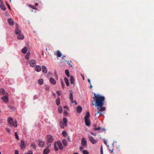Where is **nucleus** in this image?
<instances>
[{
  "instance_id": "50",
  "label": "nucleus",
  "mask_w": 154,
  "mask_h": 154,
  "mask_svg": "<svg viewBox=\"0 0 154 154\" xmlns=\"http://www.w3.org/2000/svg\"><path fill=\"white\" fill-rule=\"evenodd\" d=\"M84 146H80L79 147V149L81 151H82L83 149H84Z\"/></svg>"
},
{
  "instance_id": "35",
  "label": "nucleus",
  "mask_w": 154,
  "mask_h": 154,
  "mask_svg": "<svg viewBox=\"0 0 154 154\" xmlns=\"http://www.w3.org/2000/svg\"><path fill=\"white\" fill-rule=\"evenodd\" d=\"M60 82H61V85L62 87V88L63 89H64V88L65 85L63 82V81L62 79H60Z\"/></svg>"
},
{
  "instance_id": "62",
  "label": "nucleus",
  "mask_w": 154,
  "mask_h": 154,
  "mask_svg": "<svg viewBox=\"0 0 154 154\" xmlns=\"http://www.w3.org/2000/svg\"><path fill=\"white\" fill-rule=\"evenodd\" d=\"M17 38H18V39H19V35H18L17 36Z\"/></svg>"
},
{
  "instance_id": "61",
  "label": "nucleus",
  "mask_w": 154,
  "mask_h": 154,
  "mask_svg": "<svg viewBox=\"0 0 154 154\" xmlns=\"http://www.w3.org/2000/svg\"><path fill=\"white\" fill-rule=\"evenodd\" d=\"M90 88L91 89V88H92V85L91 84H90Z\"/></svg>"
},
{
  "instance_id": "58",
  "label": "nucleus",
  "mask_w": 154,
  "mask_h": 154,
  "mask_svg": "<svg viewBox=\"0 0 154 154\" xmlns=\"http://www.w3.org/2000/svg\"><path fill=\"white\" fill-rule=\"evenodd\" d=\"M107 141L106 140H105L104 142V143L106 144V145L107 144Z\"/></svg>"
},
{
  "instance_id": "16",
  "label": "nucleus",
  "mask_w": 154,
  "mask_h": 154,
  "mask_svg": "<svg viewBox=\"0 0 154 154\" xmlns=\"http://www.w3.org/2000/svg\"><path fill=\"white\" fill-rule=\"evenodd\" d=\"M42 72L45 74L47 73V69L46 67L45 66H43L42 67Z\"/></svg>"
},
{
  "instance_id": "2",
  "label": "nucleus",
  "mask_w": 154,
  "mask_h": 154,
  "mask_svg": "<svg viewBox=\"0 0 154 154\" xmlns=\"http://www.w3.org/2000/svg\"><path fill=\"white\" fill-rule=\"evenodd\" d=\"M8 121L10 126H13L15 128L17 127V122L16 120L14 121L12 117H9L8 119Z\"/></svg>"
},
{
  "instance_id": "36",
  "label": "nucleus",
  "mask_w": 154,
  "mask_h": 154,
  "mask_svg": "<svg viewBox=\"0 0 154 154\" xmlns=\"http://www.w3.org/2000/svg\"><path fill=\"white\" fill-rule=\"evenodd\" d=\"M30 146L31 147H33V149H36V146L35 144L34 143H33L31 144Z\"/></svg>"
},
{
  "instance_id": "38",
  "label": "nucleus",
  "mask_w": 154,
  "mask_h": 154,
  "mask_svg": "<svg viewBox=\"0 0 154 154\" xmlns=\"http://www.w3.org/2000/svg\"><path fill=\"white\" fill-rule=\"evenodd\" d=\"M58 111L59 113H61L62 112V108L61 106H60L58 109Z\"/></svg>"
},
{
  "instance_id": "26",
  "label": "nucleus",
  "mask_w": 154,
  "mask_h": 154,
  "mask_svg": "<svg viewBox=\"0 0 154 154\" xmlns=\"http://www.w3.org/2000/svg\"><path fill=\"white\" fill-rule=\"evenodd\" d=\"M63 121L64 123L65 126H67V121L66 118H63Z\"/></svg>"
},
{
  "instance_id": "6",
  "label": "nucleus",
  "mask_w": 154,
  "mask_h": 154,
  "mask_svg": "<svg viewBox=\"0 0 154 154\" xmlns=\"http://www.w3.org/2000/svg\"><path fill=\"white\" fill-rule=\"evenodd\" d=\"M69 99L72 103H74L76 105H77V103L75 100L73 101L72 94L71 93L69 94Z\"/></svg>"
},
{
  "instance_id": "43",
  "label": "nucleus",
  "mask_w": 154,
  "mask_h": 154,
  "mask_svg": "<svg viewBox=\"0 0 154 154\" xmlns=\"http://www.w3.org/2000/svg\"><path fill=\"white\" fill-rule=\"evenodd\" d=\"M83 154H89V153L88 152V151L86 150H83Z\"/></svg>"
},
{
  "instance_id": "3",
  "label": "nucleus",
  "mask_w": 154,
  "mask_h": 154,
  "mask_svg": "<svg viewBox=\"0 0 154 154\" xmlns=\"http://www.w3.org/2000/svg\"><path fill=\"white\" fill-rule=\"evenodd\" d=\"M88 137L89 141L93 144L96 143L97 142V140H95L93 137L90 135H88Z\"/></svg>"
},
{
  "instance_id": "13",
  "label": "nucleus",
  "mask_w": 154,
  "mask_h": 154,
  "mask_svg": "<svg viewBox=\"0 0 154 154\" xmlns=\"http://www.w3.org/2000/svg\"><path fill=\"white\" fill-rule=\"evenodd\" d=\"M41 69L42 68L40 66L38 65L36 66L35 68V71L38 72H39L41 71Z\"/></svg>"
},
{
  "instance_id": "48",
  "label": "nucleus",
  "mask_w": 154,
  "mask_h": 154,
  "mask_svg": "<svg viewBox=\"0 0 154 154\" xmlns=\"http://www.w3.org/2000/svg\"><path fill=\"white\" fill-rule=\"evenodd\" d=\"M47 146H48L47 148L50 147V146L51 145V143H47Z\"/></svg>"
},
{
  "instance_id": "64",
  "label": "nucleus",
  "mask_w": 154,
  "mask_h": 154,
  "mask_svg": "<svg viewBox=\"0 0 154 154\" xmlns=\"http://www.w3.org/2000/svg\"><path fill=\"white\" fill-rule=\"evenodd\" d=\"M82 77L83 79V80H84V79H85L84 77V76H82Z\"/></svg>"
},
{
  "instance_id": "45",
  "label": "nucleus",
  "mask_w": 154,
  "mask_h": 154,
  "mask_svg": "<svg viewBox=\"0 0 154 154\" xmlns=\"http://www.w3.org/2000/svg\"><path fill=\"white\" fill-rule=\"evenodd\" d=\"M25 154H33V152L31 150H29L27 153Z\"/></svg>"
},
{
  "instance_id": "31",
  "label": "nucleus",
  "mask_w": 154,
  "mask_h": 154,
  "mask_svg": "<svg viewBox=\"0 0 154 154\" xmlns=\"http://www.w3.org/2000/svg\"><path fill=\"white\" fill-rule=\"evenodd\" d=\"M38 83L41 85L43 84V80L42 79H40L38 80Z\"/></svg>"
},
{
  "instance_id": "56",
  "label": "nucleus",
  "mask_w": 154,
  "mask_h": 154,
  "mask_svg": "<svg viewBox=\"0 0 154 154\" xmlns=\"http://www.w3.org/2000/svg\"><path fill=\"white\" fill-rule=\"evenodd\" d=\"M7 5H8V8L9 9L11 10V8H10V5H8V4L7 3Z\"/></svg>"
},
{
  "instance_id": "63",
  "label": "nucleus",
  "mask_w": 154,
  "mask_h": 154,
  "mask_svg": "<svg viewBox=\"0 0 154 154\" xmlns=\"http://www.w3.org/2000/svg\"><path fill=\"white\" fill-rule=\"evenodd\" d=\"M67 108V106H65L64 107V108Z\"/></svg>"
},
{
  "instance_id": "59",
  "label": "nucleus",
  "mask_w": 154,
  "mask_h": 154,
  "mask_svg": "<svg viewBox=\"0 0 154 154\" xmlns=\"http://www.w3.org/2000/svg\"><path fill=\"white\" fill-rule=\"evenodd\" d=\"M113 149H112L111 150H110V151H111V153H112L113 152Z\"/></svg>"
},
{
  "instance_id": "8",
  "label": "nucleus",
  "mask_w": 154,
  "mask_h": 154,
  "mask_svg": "<svg viewBox=\"0 0 154 154\" xmlns=\"http://www.w3.org/2000/svg\"><path fill=\"white\" fill-rule=\"evenodd\" d=\"M57 145L60 149L61 150H63V147L60 141H58L56 142Z\"/></svg>"
},
{
  "instance_id": "55",
  "label": "nucleus",
  "mask_w": 154,
  "mask_h": 154,
  "mask_svg": "<svg viewBox=\"0 0 154 154\" xmlns=\"http://www.w3.org/2000/svg\"><path fill=\"white\" fill-rule=\"evenodd\" d=\"M88 82L89 83V84H91L90 80L89 79H88Z\"/></svg>"
},
{
  "instance_id": "40",
  "label": "nucleus",
  "mask_w": 154,
  "mask_h": 154,
  "mask_svg": "<svg viewBox=\"0 0 154 154\" xmlns=\"http://www.w3.org/2000/svg\"><path fill=\"white\" fill-rule=\"evenodd\" d=\"M20 31V39H23L24 37V36L22 34H21Z\"/></svg>"
},
{
  "instance_id": "51",
  "label": "nucleus",
  "mask_w": 154,
  "mask_h": 154,
  "mask_svg": "<svg viewBox=\"0 0 154 154\" xmlns=\"http://www.w3.org/2000/svg\"><path fill=\"white\" fill-rule=\"evenodd\" d=\"M15 154H19L18 151L17 150H15Z\"/></svg>"
},
{
  "instance_id": "28",
  "label": "nucleus",
  "mask_w": 154,
  "mask_h": 154,
  "mask_svg": "<svg viewBox=\"0 0 154 154\" xmlns=\"http://www.w3.org/2000/svg\"><path fill=\"white\" fill-rule=\"evenodd\" d=\"M0 94L2 95L5 94V89L3 88L0 89Z\"/></svg>"
},
{
  "instance_id": "60",
  "label": "nucleus",
  "mask_w": 154,
  "mask_h": 154,
  "mask_svg": "<svg viewBox=\"0 0 154 154\" xmlns=\"http://www.w3.org/2000/svg\"><path fill=\"white\" fill-rule=\"evenodd\" d=\"M35 6H37L38 5V3H36L35 4Z\"/></svg>"
},
{
  "instance_id": "37",
  "label": "nucleus",
  "mask_w": 154,
  "mask_h": 154,
  "mask_svg": "<svg viewBox=\"0 0 154 154\" xmlns=\"http://www.w3.org/2000/svg\"><path fill=\"white\" fill-rule=\"evenodd\" d=\"M28 6H29L32 8V9H35V10H37V8H36L34 6H33V5H28Z\"/></svg>"
},
{
  "instance_id": "54",
  "label": "nucleus",
  "mask_w": 154,
  "mask_h": 154,
  "mask_svg": "<svg viewBox=\"0 0 154 154\" xmlns=\"http://www.w3.org/2000/svg\"><path fill=\"white\" fill-rule=\"evenodd\" d=\"M90 133L92 134V135H94V136H95L96 135V134H94V133H93L92 132H90Z\"/></svg>"
},
{
  "instance_id": "41",
  "label": "nucleus",
  "mask_w": 154,
  "mask_h": 154,
  "mask_svg": "<svg viewBox=\"0 0 154 154\" xmlns=\"http://www.w3.org/2000/svg\"><path fill=\"white\" fill-rule=\"evenodd\" d=\"M56 145H57L56 142H55V143H54V147L55 150L56 151H57L58 149Z\"/></svg>"
},
{
  "instance_id": "18",
  "label": "nucleus",
  "mask_w": 154,
  "mask_h": 154,
  "mask_svg": "<svg viewBox=\"0 0 154 154\" xmlns=\"http://www.w3.org/2000/svg\"><path fill=\"white\" fill-rule=\"evenodd\" d=\"M16 25L17 27L15 29V33L16 35H18L19 34V30L18 28V24H17Z\"/></svg>"
},
{
  "instance_id": "9",
  "label": "nucleus",
  "mask_w": 154,
  "mask_h": 154,
  "mask_svg": "<svg viewBox=\"0 0 154 154\" xmlns=\"http://www.w3.org/2000/svg\"><path fill=\"white\" fill-rule=\"evenodd\" d=\"M38 145L40 147H43L45 145V143L42 140H39L38 141Z\"/></svg>"
},
{
  "instance_id": "24",
  "label": "nucleus",
  "mask_w": 154,
  "mask_h": 154,
  "mask_svg": "<svg viewBox=\"0 0 154 154\" xmlns=\"http://www.w3.org/2000/svg\"><path fill=\"white\" fill-rule=\"evenodd\" d=\"M0 7L3 10L5 11L6 10V8L2 2L0 4Z\"/></svg>"
},
{
  "instance_id": "21",
  "label": "nucleus",
  "mask_w": 154,
  "mask_h": 154,
  "mask_svg": "<svg viewBox=\"0 0 154 154\" xmlns=\"http://www.w3.org/2000/svg\"><path fill=\"white\" fill-rule=\"evenodd\" d=\"M77 110L78 113H80L82 111V108L81 106H78L77 107Z\"/></svg>"
},
{
  "instance_id": "39",
  "label": "nucleus",
  "mask_w": 154,
  "mask_h": 154,
  "mask_svg": "<svg viewBox=\"0 0 154 154\" xmlns=\"http://www.w3.org/2000/svg\"><path fill=\"white\" fill-rule=\"evenodd\" d=\"M30 53L29 52L25 56V58L27 59H28L30 56Z\"/></svg>"
},
{
  "instance_id": "4",
  "label": "nucleus",
  "mask_w": 154,
  "mask_h": 154,
  "mask_svg": "<svg viewBox=\"0 0 154 154\" xmlns=\"http://www.w3.org/2000/svg\"><path fill=\"white\" fill-rule=\"evenodd\" d=\"M46 139L48 143H51L53 141V139L52 137L50 135H47Z\"/></svg>"
},
{
  "instance_id": "57",
  "label": "nucleus",
  "mask_w": 154,
  "mask_h": 154,
  "mask_svg": "<svg viewBox=\"0 0 154 154\" xmlns=\"http://www.w3.org/2000/svg\"><path fill=\"white\" fill-rule=\"evenodd\" d=\"M99 116H102V113L100 111H99Z\"/></svg>"
},
{
  "instance_id": "1",
  "label": "nucleus",
  "mask_w": 154,
  "mask_h": 154,
  "mask_svg": "<svg viewBox=\"0 0 154 154\" xmlns=\"http://www.w3.org/2000/svg\"><path fill=\"white\" fill-rule=\"evenodd\" d=\"M94 97H93V100L92 101L91 105L94 106L95 105L94 102L95 101L96 105L95 107H97V109L100 111H103L105 110L106 108L103 107L104 105V101L105 100V98L104 97L100 95V94H94Z\"/></svg>"
},
{
  "instance_id": "20",
  "label": "nucleus",
  "mask_w": 154,
  "mask_h": 154,
  "mask_svg": "<svg viewBox=\"0 0 154 154\" xmlns=\"http://www.w3.org/2000/svg\"><path fill=\"white\" fill-rule=\"evenodd\" d=\"M27 48L26 47H25L22 49L21 51L24 54H25L27 51Z\"/></svg>"
},
{
  "instance_id": "14",
  "label": "nucleus",
  "mask_w": 154,
  "mask_h": 154,
  "mask_svg": "<svg viewBox=\"0 0 154 154\" xmlns=\"http://www.w3.org/2000/svg\"><path fill=\"white\" fill-rule=\"evenodd\" d=\"M85 122L86 126H89L90 125V121L89 119H85Z\"/></svg>"
},
{
  "instance_id": "34",
  "label": "nucleus",
  "mask_w": 154,
  "mask_h": 154,
  "mask_svg": "<svg viewBox=\"0 0 154 154\" xmlns=\"http://www.w3.org/2000/svg\"><path fill=\"white\" fill-rule=\"evenodd\" d=\"M65 73L66 74V75L68 77H69L70 76L69 72L68 69L65 70Z\"/></svg>"
},
{
  "instance_id": "25",
  "label": "nucleus",
  "mask_w": 154,
  "mask_h": 154,
  "mask_svg": "<svg viewBox=\"0 0 154 154\" xmlns=\"http://www.w3.org/2000/svg\"><path fill=\"white\" fill-rule=\"evenodd\" d=\"M62 143L64 146H67V141L66 139H63V140Z\"/></svg>"
},
{
  "instance_id": "11",
  "label": "nucleus",
  "mask_w": 154,
  "mask_h": 154,
  "mask_svg": "<svg viewBox=\"0 0 154 154\" xmlns=\"http://www.w3.org/2000/svg\"><path fill=\"white\" fill-rule=\"evenodd\" d=\"M20 147L21 149H23V150H24L25 149V145L24 141L23 140H21V144Z\"/></svg>"
},
{
  "instance_id": "27",
  "label": "nucleus",
  "mask_w": 154,
  "mask_h": 154,
  "mask_svg": "<svg viewBox=\"0 0 154 154\" xmlns=\"http://www.w3.org/2000/svg\"><path fill=\"white\" fill-rule=\"evenodd\" d=\"M56 55L58 57H60L61 56L62 54L60 51L58 50L57 51Z\"/></svg>"
},
{
  "instance_id": "46",
  "label": "nucleus",
  "mask_w": 154,
  "mask_h": 154,
  "mask_svg": "<svg viewBox=\"0 0 154 154\" xmlns=\"http://www.w3.org/2000/svg\"><path fill=\"white\" fill-rule=\"evenodd\" d=\"M56 93L58 96H59L60 95V93L58 90L57 91Z\"/></svg>"
},
{
  "instance_id": "30",
  "label": "nucleus",
  "mask_w": 154,
  "mask_h": 154,
  "mask_svg": "<svg viewBox=\"0 0 154 154\" xmlns=\"http://www.w3.org/2000/svg\"><path fill=\"white\" fill-rule=\"evenodd\" d=\"M60 125L62 128H64V126H65L64 124L62 122H60Z\"/></svg>"
},
{
  "instance_id": "49",
  "label": "nucleus",
  "mask_w": 154,
  "mask_h": 154,
  "mask_svg": "<svg viewBox=\"0 0 154 154\" xmlns=\"http://www.w3.org/2000/svg\"><path fill=\"white\" fill-rule=\"evenodd\" d=\"M100 152L101 154H103V150L102 148V146H101L100 148Z\"/></svg>"
},
{
  "instance_id": "44",
  "label": "nucleus",
  "mask_w": 154,
  "mask_h": 154,
  "mask_svg": "<svg viewBox=\"0 0 154 154\" xmlns=\"http://www.w3.org/2000/svg\"><path fill=\"white\" fill-rule=\"evenodd\" d=\"M101 129V128L100 127H99L98 128H94V130L95 131H99V130L100 129Z\"/></svg>"
},
{
  "instance_id": "17",
  "label": "nucleus",
  "mask_w": 154,
  "mask_h": 154,
  "mask_svg": "<svg viewBox=\"0 0 154 154\" xmlns=\"http://www.w3.org/2000/svg\"><path fill=\"white\" fill-rule=\"evenodd\" d=\"M50 82L53 85H55L56 84V82L55 80L53 78H51L50 79Z\"/></svg>"
},
{
  "instance_id": "53",
  "label": "nucleus",
  "mask_w": 154,
  "mask_h": 154,
  "mask_svg": "<svg viewBox=\"0 0 154 154\" xmlns=\"http://www.w3.org/2000/svg\"><path fill=\"white\" fill-rule=\"evenodd\" d=\"M67 140H68L69 141V142H71V139H70V138L69 137H67Z\"/></svg>"
},
{
  "instance_id": "29",
  "label": "nucleus",
  "mask_w": 154,
  "mask_h": 154,
  "mask_svg": "<svg viewBox=\"0 0 154 154\" xmlns=\"http://www.w3.org/2000/svg\"><path fill=\"white\" fill-rule=\"evenodd\" d=\"M60 103V100L59 97H58L56 100V104L59 106Z\"/></svg>"
},
{
  "instance_id": "33",
  "label": "nucleus",
  "mask_w": 154,
  "mask_h": 154,
  "mask_svg": "<svg viewBox=\"0 0 154 154\" xmlns=\"http://www.w3.org/2000/svg\"><path fill=\"white\" fill-rule=\"evenodd\" d=\"M62 134L64 137H66L67 135L66 132L65 131H62Z\"/></svg>"
},
{
  "instance_id": "12",
  "label": "nucleus",
  "mask_w": 154,
  "mask_h": 154,
  "mask_svg": "<svg viewBox=\"0 0 154 154\" xmlns=\"http://www.w3.org/2000/svg\"><path fill=\"white\" fill-rule=\"evenodd\" d=\"M8 21L9 24L11 26H13L14 24V22L12 19L9 18L8 19Z\"/></svg>"
},
{
  "instance_id": "47",
  "label": "nucleus",
  "mask_w": 154,
  "mask_h": 154,
  "mask_svg": "<svg viewBox=\"0 0 154 154\" xmlns=\"http://www.w3.org/2000/svg\"><path fill=\"white\" fill-rule=\"evenodd\" d=\"M64 114L66 116L68 115V112L66 110H64Z\"/></svg>"
},
{
  "instance_id": "7",
  "label": "nucleus",
  "mask_w": 154,
  "mask_h": 154,
  "mask_svg": "<svg viewBox=\"0 0 154 154\" xmlns=\"http://www.w3.org/2000/svg\"><path fill=\"white\" fill-rule=\"evenodd\" d=\"M36 64V62L34 60L32 59L29 62L30 65L32 67H34L35 66Z\"/></svg>"
},
{
  "instance_id": "42",
  "label": "nucleus",
  "mask_w": 154,
  "mask_h": 154,
  "mask_svg": "<svg viewBox=\"0 0 154 154\" xmlns=\"http://www.w3.org/2000/svg\"><path fill=\"white\" fill-rule=\"evenodd\" d=\"M15 135L16 137V138L18 140H19V137L18 135L17 134V132L15 133Z\"/></svg>"
},
{
  "instance_id": "10",
  "label": "nucleus",
  "mask_w": 154,
  "mask_h": 154,
  "mask_svg": "<svg viewBox=\"0 0 154 154\" xmlns=\"http://www.w3.org/2000/svg\"><path fill=\"white\" fill-rule=\"evenodd\" d=\"M1 99L4 102L7 103L8 102V96L6 95L2 97Z\"/></svg>"
},
{
  "instance_id": "23",
  "label": "nucleus",
  "mask_w": 154,
  "mask_h": 154,
  "mask_svg": "<svg viewBox=\"0 0 154 154\" xmlns=\"http://www.w3.org/2000/svg\"><path fill=\"white\" fill-rule=\"evenodd\" d=\"M90 116V113L89 111H87L86 113L85 116L84 117L85 119H88V118Z\"/></svg>"
},
{
  "instance_id": "19",
  "label": "nucleus",
  "mask_w": 154,
  "mask_h": 154,
  "mask_svg": "<svg viewBox=\"0 0 154 154\" xmlns=\"http://www.w3.org/2000/svg\"><path fill=\"white\" fill-rule=\"evenodd\" d=\"M70 83L71 84H74L75 83V79L73 76H71L70 79Z\"/></svg>"
},
{
  "instance_id": "32",
  "label": "nucleus",
  "mask_w": 154,
  "mask_h": 154,
  "mask_svg": "<svg viewBox=\"0 0 154 154\" xmlns=\"http://www.w3.org/2000/svg\"><path fill=\"white\" fill-rule=\"evenodd\" d=\"M99 111H100L98 110V111L95 114V117L96 119L97 118H98L99 116Z\"/></svg>"
},
{
  "instance_id": "5",
  "label": "nucleus",
  "mask_w": 154,
  "mask_h": 154,
  "mask_svg": "<svg viewBox=\"0 0 154 154\" xmlns=\"http://www.w3.org/2000/svg\"><path fill=\"white\" fill-rule=\"evenodd\" d=\"M81 144L82 146L85 147L87 146V141L85 138L83 137L81 140Z\"/></svg>"
},
{
  "instance_id": "52",
  "label": "nucleus",
  "mask_w": 154,
  "mask_h": 154,
  "mask_svg": "<svg viewBox=\"0 0 154 154\" xmlns=\"http://www.w3.org/2000/svg\"><path fill=\"white\" fill-rule=\"evenodd\" d=\"M6 129L7 131L9 133H10V129H9V128H6Z\"/></svg>"
},
{
  "instance_id": "15",
  "label": "nucleus",
  "mask_w": 154,
  "mask_h": 154,
  "mask_svg": "<svg viewBox=\"0 0 154 154\" xmlns=\"http://www.w3.org/2000/svg\"><path fill=\"white\" fill-rule=\"evenodd\" d=\"M50 151L48 148H46L44 150L43 154H48Z\"/></svg>"
},
{
  "instance_id": "22",
  "label": "nucleus",
  "mask_w": 154,
  "mask_h": 154,
  "mask_svg": "<svg viewBox=\"0 0 154 154\" xmlns=\"http://www.w3.org/2000/svg\"><path fill=\"white\" fill-rule=\"evenodd\" d=\"M64 81L66 85L67 86H69V83L68 79L66 77H65L64 78Z\"/></svg>"
}]
</instances>
